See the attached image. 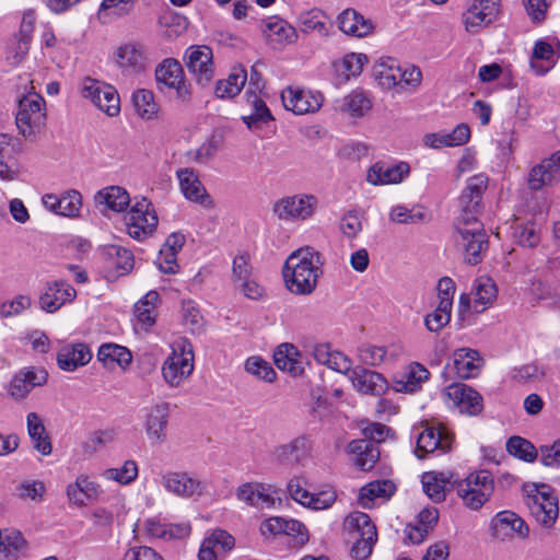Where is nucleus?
Listing matches in <instances>:
<instances>
[{
  "label": "nucleus",
  "instance_id": "f257e3e1",
  "mask_svg": "<svg viewBox=\"0 0 560 560\" xmlns=\"http://www.w3.org/2000/svg\"><path fill=\"white\" fill-rule=\"evenodd\" d=\"M487 186L488 177L483 174L468 178L466 188L459 197L462 213L454 223L456 244L464 253L465 262L471 266L481 262L489 245L483 224L477 219Z\"/></svg>",
  "mask_w": 560,
  "mask_h": 560
},
{
  "label": "nucleus",
  "instance_id": "f03ea898",
  "mask_svg": "<svg viewBox=\"0 0 560 560\" xmlns=\"http://www.w3.org/2000/svg\"><path fill=\"white\" fill-rule=\"evenodd\" d=\"M319 254L311 247L293 252L285 260L283 278L288 290L294 294H310L317 285Z\"/></svg>",
  "mask_w": 560,
  "mask_h": 560
},
{
  "label": "nucleus",
  "instance_id": "7ed1b4c3",
  "mask_svg": "<svg viewBox=\"0 0 560 560\" xmlns=\"http://www.w3.org/2000/svg\"><path fill=\"white\" fill-rule=\"evenodd\" d=\"M524 503L530 515L545 529H551L559 516L558 498L546 483H525Z\"/></svg>",
  "mask_w": 560,
  "mask_h": 560
},
{
  "label": "nucleus",
  "instance_id": "20e7f679",
  "mask_svg": "<svg viewBox=\"0 0 560 560\" xmlns=\"http://www.w3.org/2000/svg\"><path fill=\"white\" fill-rule=\"evenodd\" d=\"M343 525L355 536V541L351 548L352 557L357 560L368 559L377 539L376 527L370 516L357 511L346 517Z\"/></svg>",
  "mask_w": 560,
  "mask_h": 560
},
{
  "label": "nucleus",
  "instance_id": "39448f33",
  "mask_svg": "<svg viewBox=\"0 0 560 560\" xmlns=\"http://www.w3.org/2000/svg\"><path fill=\"white\" fill-rule=\"evenodd\" d=\"M494 490L493 479L488 470L470 474L459 481L456 487L458 497L466 508L479 510L489 501Z\"/></svg>",
  "mask_w": 560,
  "mask_h": 560
},
{
  "label": "nucleus",
  "instance_id": "423d86ee",
  "mask_svg": "<svg viewBox=\"0 0 560 560\" xmlns=\"http://www.w3.org/2000/svg\"><path fill=\"white\" fill-rule=\"evenodd\" d=\"M155 80L160 91L172 90L175 93V100L179 103L190 102V85L186 83L183 67L176 59H164L155 69Z\"/></svg>",
  "mask_w": 560,
  "mask_h": 560
},
{
  "label": "nucleus",
  "instance_id": "0eeeda50",
  "mask_svg": "<svg viewBox=\"0 0 560 560\" xmlns=\"http://www.w3.org/2000/svg\"><path fill=\"white\" fill-rule=\"evenodd\" d=\"M490 535L501 542L514 539L526 540L529 537V526L515 512L504 510L498 512L490 521Z\"/></svg>",
  "mask_w": 560,
  "mask_h": 560
},
{
  "label": "nucleus",
  "instance_id": "6e6552de",
  "mask_svg": "<svg viewBox=\"0 0 560 560\" xmlns=\"http://www.w3.org/2000/svg\"><path fill=\"white\" fill-rule=\"evenodd\" d=\"M179 352L176 349L165 360L162 374L165 382L172 387L178 386L194 371V351L191 343L185 341L178 345Z\"/></svg>",
  "mask_w": 560,
  "mask_h": 560
},
{
  "label": "nucleus",
  "instance_id": "1a4fd4ad",
  "mask_svg": "<svg viewBox=\"0 0 560 560\" xmlns=\"http://www.w3.org/2000/svg\"><path fill=\"white\" fill-rule=\"evenodd\" d=\"M82 96L90 100L100 110L110 117L120 112V100L114 86L85 78L82 85Z\"/></svg>",
  "mask_w": 560,
  "mask_h": 560
},
{
  "label": "nucleus",
  "instance_id": "9d476101",
  "mask_svg": "<svg viewBox=\"0 0 560 560\" xmlns=\"http://www.w3.org/2000/svg\"><path fill=\"white\" fill-rule=\"evenodd\" d=\"M150 207L151 203L147 198H142L130 209L126 224L128 234L132 238L141 241L155 231L159 219L155 211L150 210Z\"/></svg>",
  "mask_w": 560,
  "mask_h": 560
},
{
  "label": "nucleus",
  "instance_id": "9b49d317",
  "mask_svg": "<svg viewBox=\"0 0 560 560\" xmlns=\"http://www.w3.org/2000/svg\"><path fill=\"white\" fill-rule=\"evenodd\" d=\"M44 104L45 100L38 94L24 96L20 100L15 124L23 137L28 138L34 135L35 128L43 122L45 118Z\"/></svg>",
  "mask_w": 560,
  "mask_h": 560
},
{
  "label": "nucleus",
  "instance_id": "f8f14e48",
  "mask_svg": "<svg viewBox=\"0 0 560 560\" xmlns=\"http://www.w3.org/2000/svg\"><path fill=\"white\" fill-rule=\"evenodd\" d=\"M317 203V198L313 195L289 196L275 203L273 213L280 220H306L313 215Z\"/></svg>",
  "mask_w": 560,
  "mask_h": 560
},
{
  "label": "nucleus",
  "instance_id": "ddd939ff",
  "mask_svg": "<svg viewBox=\"0 0 560 560\" xmlns=\"http://www.w3.org/2000/svg\"><path fill=\"white\" fill-rule=\"evenodd\" d=\"M186 67L197 84L207 86L214 75L213 54L209 46H190L185 52Z\"/></svg>",
  "mask_w": 560,
  "mask_h": 560
},
{
  "label": "nucleus",
  "instance_id": "4468645a",
  "mask_svg": "<svg viewBox=\"0 0 560 560\" xmlns=\"http://www.w3.org/2000/svg\"><path fill=\"white\" fill-rule=\"evenodd\" d=\"M161 485L164 489L180 498H191L201 495L205 492L206 485L191 477L185 471H168L161 476Z\"/></svg>",
  "mask_w": 560,
  "mask_h": 560
},
{
  "label": "nucleus",
  "instance_id": "2eb2a0df",
  "mask_svg": "<svg viewBox=\"0 0 560 560\" xmlns=\"http://www.w3.org/2000/svg\"><path fill=\"white\" fill-rule=\"evenodd\" d=\"M451 445L452 438L445 428H436L425 423L422 431L418 434L415 453L418 458H424L427 454L435 450L447 452L451 450Z\"/></svg>",
  "mask_w": 560,
  "mask_h": 560
},
{
  "label": "nucleus",
  "instance_id": "dca6fc26",
  "mask_svg": "<svg viewBox=\"0 0 560 560\" xmlns=\"http://www.w3.org/2000/svg\"><path fill=\"white\" fill-rule=\"evenodd\" d=\"M445 395L460 412L477 416L482 411V397L474 388L463 383H454L445 388Z\"/></svg>",
  "mask_w": 560,
  "mask_h": 560
},
{
  "label": "nucleus",
  "instance_id": "f3484780",
  "mask_svg": "<svg viewBox=\"0 0 560 560\" xmlns=\"http://www.w3.org/2000/svg\"><path fill=\"white\" fill-rule=\"evenodd\" d=\"M77 291L65 280L48 282L45 291L39 296L40 307L48 312L55 313L67 302L75 299Z\"/></svg>",
  "mask_w": 560,
  "mask_h": 560
},
{
  "label": "nucleus",
  "instance_id": "a211bd4d",
  "mask_svg": "<svg viewBox=\"0 0 560 560\" xmlns=\"http://www.w3.org/2000/svg\"><path fill=\"white\" fill-rule=\"evenodd\" d=\"M170 418V405L159 402L152 406L144 417V430L148 439L154 444L166 440V428Z\"/></svg>",
  "mask_w": 560,
  "mask_h": 560
},
{
  "label": "nucleus",
  "instance_id": "6ab92c4d",
  "mask_svg": "<svg viewBox=\"0 0 560 560\" xmlns=\"http://www.w3.org/2000/svg\"><path fill=\"white\" fill-rule=\"evenodd\" d=\"M409 173L410 166L406 162H399L392 166H386L383 162H376L368 170L366 180L374 186L399 184Z\"/></svg>",
  "mask_w": 560,
  "mask_h": 560
},
{
  "label": "nucleus",
  "instance_id": "aec40b11",
  "mask_svg": "<svg viewBox=\"0 0 560 560\" xmlns=\"http://www.w3.org/2000/svg\"><path fill=\"white\" fill-rule=\"evenodd\" d=\"M350 380L353 387L362 394L381 396L388 389V383L381 373L365 368H354L351 371Z\"/></svg>",
  "mask_w": 560,
  "mask_h": 560
},
{
  "label": "nucleus",
  "instance_id": "412c9836",
  "mask_svg": "<svg viewBox=\"0 0 560 560\" xmlns=\"http://www.w3.org/2000/svg\"><path fill=\"white\" fill-rule=\"evenodd\" d=\"M176 175L179 180L180 190L188 200L200 203L207 208L213 207L211 197L194 170L179 168Z\"/></svg>",
  "mask_w": 560,
  "mask_h": 560
},
{
  "label": "nucleus",
  "instance_id": "4be33fe9",
  "mask_svg": "<svg viewBox=\"0 0 560 560\" xmlns=\"http://www.w3.org/2000/svg\"><path fill=\"white\" fill-rule=\"evenodd\" d=\"M45 208L56 214L75 218L82 207V196L78 190H68L60 197L54 194H46L43 197Z\"/></svg>",
  "mask_w": 560,
  "mask_h": 560
},
{
  "label": "nucleus",
  "instance_id": "5701e85b",
  "mask_svg": "<svg viewBox=\"0 0 560 560\" xmlns=\"http://www.w3.org/2000/svg\"><path fill=\"white\" fill-rule=\"evenodd\" d=\"M499 0H474L464 14L466 30L490 24L499 13Z\"/></svg>",
  "mask_w": 560,
  "mask_h": 560
},
{
  "label": "nucleus",
  "instance_id": "b1692460",
  "mask_svg": "<svg viewBox=\"0 0 560 560\" xmlns=\"http://www.w3.org/2000/svg\"><path fill=\"white\" fill-rule=\"evenodd\" d=\"M262 33L267 43L275 49L293 44L298 39L295 28L287 21L279 18H270L266 21Z\"/></svg>",
  "mask_w": 560,
  "mask_h": 560
},
{
  "label": "nucleus",
  "instance_id": "393cba45",
  "mask_svg": "<svg viewBox=\"0 0 560 560\" xmlns=\"http://www.w3.org/2000/svg\"><path fill=\"white\" fill-rule=\"evenodd\" d=\"M480 360L477 350L462 348L454 352L452 363L445 368L447 375L455 374L459 378L466 380L477 374L479 366L476 361Z\"/></svg>",
  "mask_w": 560,
  "mask_h": 560
},
{
  "label": "nucleus",
  "instance_id": "a878e982",
  "mask_svg": "<svg viewBox=\"0 0 560 560\" xmlns=\"http://www.w3.org/2000/svg\"><path fill=\"white\" fill-rule=\"evenodd\" d=\"M115 60L119 68L129 73H138L145 69L147 58L141 45L128 43L117 48Z\"/></svg>",
  "mask_w": 560,
  "mask_h": 560
},
{
  "label": "nucleus",
  "instance_id": "bb28decb",
  "mask_svg": "<svg viewBox=\"0 0 560 560\" xmlns=\"http://www.w3.org/2000/svg\"><path fill=\"white\" fill-rule=\"evenodd\" d=\"M347 450L353 455L355 466L363 471L371 470L381 455L378 445L370 440H353Z\"/></svg>",
  "mask_w": 560,
  "mask_h": 560
},
{
  "label": "nucleus",
  "instance_id": "cd10ccee",
  "mask_svg": "<svg viewBox=\"0 0 560 560\" xmlns=\"http://www.w3.org/2000/svg\"><path fill=\"white\" fill-rule=\"evenodd\" d=\"M92 353L84 343L63 346L57 354L58 366L63 371H74L90 362Z\"/></svg>",
  "mask_w": 560,
  "mask_h": 560
},
{
  "label": "nucleus",
  "instance_id": "c85d7f7f",
  "mask_svg": "<svg viewBox=\"0 0 560 560\" xmlns=\"http://www.w3.org/2000/svg\"><path fill=\"white\" fill-rule=\"evenodd\" d=\"M101 255L108 268L117 271L118 276L129 273L135 266V257L130 249L110 244L102 248Z\"/></svg>",
  "mask_w": 560,
  "mask_h": 560
},
{
  "label": "nucleus",
  "instance_id": "c756f323",
  "mask_svg": "<svg viewBox=\"0 0 560 560\" xmlns=\"http://www.w3.org/2000/svg\"><path fill=\"white\" fill-rule=\"evenodd\" d=\"M310 450L306 436H298L290 442L276 447L273 455L276 460L283 466H293L304 459Z\"/></svg>",
  "mask_w": 560,
  "mask_h": 560
},
{
  "label": "nucleus",
  "instance_id": "7c9ffc66",
  "mask_svg": "<svg viewBox=\"0 0 560 560\" xmlns=\"http://www.w3.org/2000/svg\"><path fill=\"white\" fill-rule=\"evenodd\" d=\"M281 100L284 108L296 115L315 112L320 107V103L317 97L292 88H288L282 92Z\"/></svg>",
  "mask_w": 560,
  "mask_h": 560
},
{
  "label": "nucleus",
  "instance_id": "2f4dec72",
  "mask_svg": "<svg viewBox=\"0 0 560 560\" xmlns=\"http://www.w3.org/2000/svg\"><path fill=\"white\" fill-rule=\"evenodd\" d=\"M47 381L44 370H26L18 373L10 383V394L15 399H22L35 387Z\"/></svg>",
  "mask_w": 560,
  "mask_h": 560
},
{
  "label": "nucleus",
  "instance_id": "473e14b6",
  "mask_svg": "<svg viewBox=\"0 0 560 560\" xmlns=\"http://www.w3.org/2000/svg\"><path fill=\"white\" fill-rule=\"evenodd\" d=\"M94 200L101 212H105L106 210L121 212L128 207L130 197L125 188L109 186L97 191Z\"/></svg>",
  "mask_w": 560,
  "mask_h": 560
},
{
  "label": "nucleus",
  "instance_id": "72a5a7b5",
  "mask_svg": "<svg viewBox=\"0 0 560 560\" xmlns=\"http://www.w3.org/2000/svg\"><path fill=\"white\" fill-rule=\"evenodd\" d=\"M100 493V486L86 476H79L73 483L67 487L69 502L80 508L86 505L89 501L97 499Z\"/></svg>",
  "mask_w": 560,
  "mask_h": 560
},
{
  "label": "nucleus",
  "instance_id": "f704fd0d",
  "mask_svg": "<svg viewBox=\"0 0 560 560\" xmlns=\"http://www.w3.org/2000/svg\"><path fill=\"white\" fill-rule=\"evenodd\" d=\"M338 24L340 31L355 37L366 36L374 27L371 20L365 19L357 10L350 8L339 14Z\"/></svg>",
  "mask_w": 560,
  "mask_h": 560
},
{
  "label": "nucleus",
  "instance_id": "c9c22d12",
  "mask_svg": "<svg viewBox=\"0 0 560 560\" xmlns=\"http://www.w3.org/2000/svg\"><path fill=\"white\" fill-rule=\"evenodd\" d=\"M245 100L250 113L242 116V120L249 129L259 128L262 124L273 120L266 103L255 91L247 90L245 93Z\"/></svg>",
  "mask_w": 560,
  "mask_h": 560
},
{
  "label": "nucleus",
  "instance_id": "e433bc0d",
  "mask_svg": "<svg viewBox=\"0 0 560 560\" xmlns=\"http://www.w3.org/2000/svg\"><path fill=\"white\" fill-rule=\"evenodd\" d=\"M560 179V168L553 166L548 159H544L535 165L528 175V186L533 190H539L545 186H551Z\"/></svg>",
  "mask_w": 560,
  "mask_h": 560
},
{
  "label": "nucleus",
  "instance_id": "4c0bfd02",
  "mask_svg": "<svg viewBox=\"0 0 560 560\" xmlns=\"http://www.w3.org/2000/svg\"><path fill=\"white\" fill-rule=\"evenodd\" d=\"M422 486L427 495L434 502H442L453 489L452 481L444 472L429 471L422 475Z\"/></svg>",
  "mask_w": 560,
  "mask_h": 560
},
{
  "label": "nucleus",
  "instance_id": "58836bf2",
  "mask_svg": "<svg viewBox=\"0 0 560 560\" xmlns=\"http://www.w3.org/2000/svg\"><path fill=\"white\" fill-rule=\"evenodd\" d=\"M298 348L292 343H281L275 351L273 360L279 370L287 371L296 376L303 373L302 362Z\"/></svg>",
  "mask_w": 560,
  "mask_h": 560
},
{
  "label": "nucleus",
  "instance_id": "ea45409f",
  "mask_svg": "<svg viewBox=\"0 0 560 560\" xmlns=\"http://www.w3.org/2000/svg\"><path fill=\"white\" fill-rule=\"evenodd\" d=\"M27 432L33 442L34 448L43 455H49L52 446L46 428L36 412H30L26 417Z\"/></svg>",
  "mask_w": 560,
  "mask_h": 560
},
{
  "label": "nucleus",
  "instance_id": "a19ab883",
  "mask_svg": "<svg viewBox=\"0 0 560 560\" xmlns=\"http://www.w3.org/2000/svg\"><path fill=\"white\" fill-rule=\"evenodd\" d=\"M246 81V70L241 66L235 67L226 79L217 82L215 96L219 98H232L241 92Z\"/></svg>",
  "mask_w": 560,
  "mask_h": 560
},
{
  "label": "nucleus",
  "instance_id": "79ce46f5",
  "mask_svg": "<svg viewBox=\"0 0 560 560\" xmlns=\"http://www.w3.org/2000/svg\"><path fill=\"white\" fill-rule=\"evenodd\" d=\"M429 371L420 363H411L408 370L395 382L396 392L413 393L429 377Z\"/></svg>",
  "mask_w": 560,
  "mask_h": 560
},
{
  "label": "nucleus",
  "instance_id": "37998d69",
  "mask_svg": "<svg viewBox=\"0 0 560 560\" xmlns=\"http://www.w3.org/2000/svg\"><path fill=\"white\" fill-rule=\"evenodd\" d=\"M396 490L395 485L390 480L372 481L361 488L359 501L363 508H370L374 499L390 498Z\"/></svg>",
  "mask_w": 560,
  "mask_h": 560
},
{
  "label": "nucleus",
  "instance_id": "c03bdc74",
  "mask_svg": "<svg viewBox=\"0 0 560 560\" xmlns=\"http://www.w3.org/2000/svg\"><path fill=\"white\" fill-rule=\"evenodd\" d=\"M557 55L552 46L544 40L535 44L530 66L539 74L547 72L557 61Z\"/></svg>",
  "mask_w": 560,
  "mask_h": 560
},
{
  "label": "nucleus",
  "instance_id": "a18cd8bd",
  "mask_svg": "<svg viewBox=\"0 0 560 560\" xmlns=\"http://www.w3.org/2000/svg\"><path fill=\"white\" fill-rule=\"evenodd\" d=\"M375 79L380 85L390 89L401 83V68L395 59L381 60L375 68Z\"/></svg>",
  "mask_w": 560,
  "mask_h": 560
},
{
  "label": "nucleus",
  "instance_id": "49530a36",
  "mask_svg": "<svg viewBox=\"0 0 560 560\" xmlns=\"http://www.w3.org/2000/svg\"><path fill=\"white\" fill-rule=\"evenodd\" d=\"M97 359L103 362L105 366L116 363L124 368L131 362L132 355L125 347L115 343H105L100 347Z\"/></svg>",
  "mask_w": 560,
  "mask_h": 560
},
{
  "label": "nucleus",
  "instance_id": "de8ad7c7",
  "mask_svg": "<svg viewBox=\"0 0 560 560\" xmlns=\"http://www.w3.org/2000/svg\"><path fill=\"white\" fill-rule=\"evenodd\" d=\"M132 103L136 112L144 119H151L159 110L152 91L140 89L132 94Z\"/></svg>",
  "mask_w": 560,
  "mask_h": 560
},
{
  "label": "nucleus",
  "instance_id": "09e8293b",
  "mask_svg": "<svg viewBox=\"0 0 560 560\" xmlns=\"http://www.w3.org/2000/svg\"><path fill=\"white\" fill-rule=\"evenodd\" d=\"M497 296V285L490 278H480L475 284L474 307L476 312L485 310Z\"/></svg>",
  "mask_w": 560,
  "mask_h": 560
},
{
  "label": "nucleus",
  "instance_id": "8fccbe9b",
  "mask_svg": "<svg viewBox=\"0 0 560 560\" xmlns=\"http://www.w3.org/2000/svg\"><path fill=\"white\" fill-rule=\"evenodd\" d=\"M506 450L511 455L528 463L534 462L538 456L535 446L528 440L521 436L510 438L506 443Z\"/></svg>",
  "mask_w": 560,
  "mask_h": 560
},
{
  "label": "nucleus",
  "instance_id": "3c124183",
  "mask_svg": "<svg viewBox=\"0 0 560 560\" xmlns=\"http://www.w3.org/2000/svg\"><path fill=\"white\" fill-rule=\"evenodd\" d=\"M46 487L42 481L38 480H24L16 485L13 494L20 500H31L34 502H42Z\"/></svg>",
  "mask_w": 560,
  "mask_h": 560
},
{
  "label": "nucleus",
  "instance_id": "603ef678",
  "mask_svg": "<svg viewBox=\"0 0 560 560\" xmlns=\"http://www.w3.org/2000/svg\"><path fill=\"white\" fill-rule=\"evenodd\" d=\"M138 476V465L135 460H126L120 468H108L104 471V477L108 480H115L120 485L132 482Z\"/></svg>",
  "mask_w": 560,
  "mask_h": 560
},
{
  "label": "nucleus",
  "instance_id": "864d4df0",
  "mask_svg": "<svg viewBox=\"0 0 560 560\" xmlns=\"http://www.w3.org/2000/svg\"><path fill=\"white\" fill-rule=\"evenodd\" d=\"M516 243L524 247H535L539 241V229L534 222L517 224L514 229Z\"/></svg>",
  "mask_w": 560,
  "mask_h": 560
},
{
  "label": "nucleus",
  "instance_id": "5fc2aeb1",
  "mask_svg": "<svg viewBox=\"0 0 560 560\" xmlns=\"http://www.w3.org/2000/svg\"><path fill=\"white\" fill-rule=\"evenodd\" d=\"M245 370L266 382H273L276 380V372L272 366L261 359L260 357H250L246 360Z\"/></svg>",
  "mask_w": 560,
  "mask_h": 560
},
{
  "label": "nucleus",
  "instance_id": "6e6d98bb",
  "mask_svg": "<svg viewBox=\"0 0 560 560\" xmlns=\"http://www.w3.org/2000/svg\"><path fill=\"white\" fill-rule=\"evenodd\" d=\"M358 351L360 361L371 366L381 365L387 353L386 348L373 345H363Z\"/></svg>",
  "mask_w": 560,
  "mask_h": 560
},
{
  "label": "nucleus",
  "instance_id": "4d7b16f0",
  "mask_svg": "<svg viewBox=\"0 0 560 560\" xmlns=\"http://www.w3.org/2000/svg\"><path fill=\"white\" fill-rule=\"evenodd\" d=\"M340 231L346 237L355 238L362 231L361 215L354 210L346 212L340 221Z\"/></svg>",
  "mask_w": 560,
  "mask_h": 560
},
{
  "label": "nucleus",
  "instance_id": "13d9d810",
  "mask_svg": "<svg viewBox=\"0 0 560 560\" xmlns=\"http://www.w3.org/2000/svg\"><path fill=\"white\" fill-rule=\"evenodd\" d=\"M252 265L249 264V255L245 252L237 254L232 262V276L234 282H240L252 276Z\"/></svg>",
  "mask_w": 560,
  "mask_h": 560
},
{
  "label": "nucleus",
  "instance_id": "bf43d9fd",
  "mask_svg": "<svg viewBox=\"0 0 560 560\" xmlns=\"http://www.w3.org/2000/svg\"><path fill=\"white\" fill-rule=\"evenodd\" d=\"M345 106L353 116H363L371 108V102L362 92H353L345 100Z\"/></svg>",
  "mask_w": 560,
  "mask_h": 560
},
{
  "label": "nucleus",
  "instance_id": "052dcab7",
  "mask_svg": "<svg viewBox=\"0 0 560 560\" xmlns=\"http://www.w3.org/2000/svg\"><path fill=\"white\" fill-rule=\"evenodd\" d=\"M368 57L364 54L351 52L346 55L341 61L346 78L359 75Z\"/></svg>",
  "mask_w": 560,
  "mask_h": 560
},
{
  "label": "nucleus",
  "instance_id": "680f3d73",
  "mask_svg": "<svg viewBox=\"0 0 560 560\" xmlns=\"http://www.w3.org/2000/svg\"><path fill=\"white\" fill-rule=\"evenodd\" d=\"M219 150V141L211 137L205 141L197 150L189 152L190 159L197 163H206L211 160Z\"/></svg>",
  "mask_w": 560,
  "mask_h": 560
},
{
  "label": "nucleus",
  "instance_id": "e2e57ef3",
  "mask_svg": "<svg viewBox=\"0 0 560 560\" xmlns=\"http://www.w3.org/2000/svg\"><path fill=\"white\" fill-rule=\"evenodd\" d=\"M544 376L545 370L537 363L525 364L518 369H515L512 374V378L516 382L535 381Z\"/></svg>",
  "mask_w": 560,
  "mask_h": 560
},
{
  "label": "nucleus",
  "instance_id": "0e129e2a",
  "mask_svg": "<svg viewBox=\"0 0 560 560\" xmlns=\"http://www.w3.org/2000/svg\"><path fill=\"white\" fill-rule=\"evenodd\" d=\"M259 489L264 490V485L259 482H246L236 489V497L240 501L248 505H257L259 499Z\"/></svg>",
  "mask_w": 560,
  "mask_h": 560
},
{
  "label": "nucleus",
  "instance_id": "69168bd1",
  "mask_svg": "<svg viewBox=\"0 0 560 560\" xmlns=\"http://www.w3.org/2000/svg\"><path fill=\"white\" fill-rule=\"evenodd\" d=\"M337 499L336 491L326 489L317 493H312L311 501H307L308 508L313 510H325L330 508Z\"/></svg>",
  "mask_w": 560,
  "mask_h": 560
},
{
  "label": "nucleus",
  "instance_id": "338daca9",
  "mask_svg": "<svg viewBox=\"0 0 560 560\" xmlns=\"http://www.w3.org/2000/svg\"><path fill=\"white\" fill-rule=\"evenodd\" d=\"M303 32H317L320 36L328 35V27L324 21L319 19V12H311L304 15L301 20Z\"/></svg>",
  "mask_w": 560,
  "mask_h": 560
},
{
  "label": "nucleus",
  "instance_id": "774afa93",
  "mask_svg": "<svg viewBox=\"0 0 560 560\" xmlns=\"http://www.w3.org/2000/svg\"><path fill=\"white\" fill-rule=\"evenodd\" d=\"M540 462L545 466H560V440L552 445L540 446Z\"/></svg>",
  "mask_w": 560,
  "mask_h": 560
}]
</instances>
